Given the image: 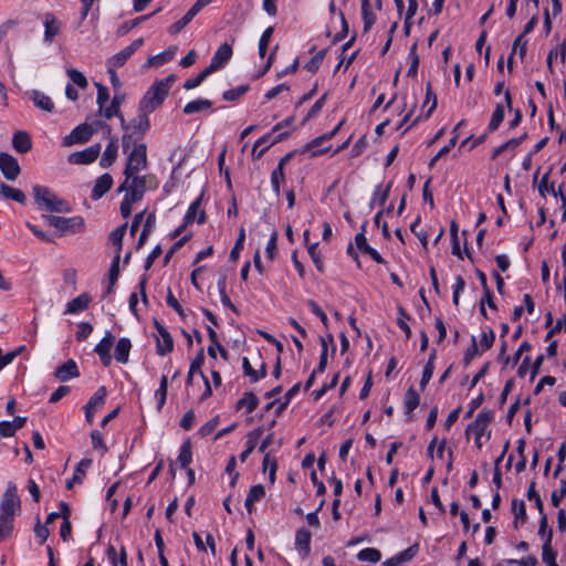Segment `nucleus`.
Masks as SVG:
<instances>
[{"mask_svg":"<svg viewBox=\"0 0 566 566\" xmlns=\"http://www.w3.org/2000/svg\"><path fill=\"white\" fill-rule=\"evenodd\" d=\"M117 150H118L117 139L115 137H112L109 139V143L106 146L103 155H102V158L99 160V165L103 168L111 167L115 163V160L117 158Z\"/></svg>","mask_w":566,"mask_h":566,"instance_id":"obj_24","label":"nucleus"},{"mask_svg":"<svg viewBox=\"0 0 566 566\" xmlns=\"http://www.w3.org/2000/svg\"><path fill=\"white\" fill-rule=\"evenodd\" d=\"M410 66L407 71V76L415 77L419 66V55L417 53V43H413L409 51Z\"/></svg>","mask_w":566,"mask_h":566,"instance_id":"obj_46","label":"nucleus"},{"mask_svg":"<svg viewBox=\"0 0 566 566\" xmlns=\"http://www.w3.org/2000/svg\"><path fill=\"white\" fill-rule=\"evenodd\" d=\"M124 99H125L124 95L115 94L113 99H112V102H111V104L107 107L103 108V111H102L103 114H104V117L106 119H111L113 116L118 117L119 120H120V127L122 128H126V120H125V118H124V116H123V114L120 113V109H119V107H120L122 103L124 102Z\"/></svg>","mask_w":566,"mask_h":566,"instance_id":"obj_18","label":"nucleus"},{"mask_svg":"<svg viewBox=\"0 0 566 566\" xmlns=\"http://www.w3.org/2000/svg\"><path fill=\"white\" fill-rule=\"evenodd\" d=\"M44 38L43 41L45 43H52L54 38L60 34L62 29V23L57 20V18L53 13L44 14Z\"/></svg>","mask_w":566,"mask_h":566,"instance_id":"obj_17","label":"nucleus"},{"mask_svg":"<svg viewBox=\"0 0 566 566\" xmlns=\"http://www.w3.org/2000/svg\"><path fill=\"white\" fill-rule=\"evenodd\" d=\"M175 80L176 76L171 74L163 80L154 82L140 99L138 111H146L148 113L156 111L168 96L171 84Z\"/></svg>","mask_w":566,"mask_h":566,"instance_id":"obj_2","label":"nucleus"},{"mask_svg":"<svg viewBox=\"0 0 566 566\" xmlns=\"http://www.w3.org/2000/svg\"><path fill=\"white\" fill-rule=\"evenodd\" d=\"M212 74L207 67L203 69L200 73H198L195 77L187 80L184 83L185 90H192L195 87H198L206 78Z\"/></svg>","mask_w":566,"mask_h":566,"instance_id":"obj_49","label":"nucleus"},{"mask_svg":"<svg viewBox=\"0 0 566 566\" xmlns=\"http://www.w3.org/2000/svg\"><path fill=\"white\" fill-rule=\"evenodd\" d=\"M409 319H410V315L406 312V310L402 306H398L397 324L403 331L407 339H409L412 335L409 325L406 323V321H409Z\"/></svg>","mask_w":566,"mask_h":566,"instance_id":"obj_44","label":"nucleus"},{"mask_svg":"<svg viewBox=\"0 0 566 566\" xmlns=\"http://www.w3.org/2000/svg\"><path fill=\"white\" fill-rule=\"evenodd\" d=\"M566 495V480L560 481L559 491L554 490L551 494L552 505L557 507L562 501V499Z\"/></svg>","mask_w":566,"mask_h":566,"instance_id":"obj_63","label":"nucleus"},{"mask_svg":"<svg viewBox=\"0 0 566 566\" xmlns=\"http://www.w3.org/2000/svg\"><path fill=\"white\" fill-rule=\"evenodd\" d=\"M67 76L71 78V81L77 85L80 88H86L88 85V82L84 74L75 69H67L66 70Z\"/></svg>","mask_w":566,"mask_h":566,"instance_id":"obj_52","label":"nucleus"},{"mask_svg":"<svg viewBox=\"0 0 566 566\" xmlns=\"http://www.w3.org/2000/svg\"><path fill=\"white\" fill-rule=\"evenodd\" d=\"M264 432L263 427H258L250 431L247 436V448L240 454V460L244 462L248 457L253 452L256 447L258 440L262 437Z\"/></svg>","mask_w":566,"mask_h":566,"instance_id":"obj_22","label":"nucleus"},{"mask_svg":"<svg viewBox=\"0 0 566 566\" xmlns=\"http://www.w3.org/2000/svg\"><path fill=\"white\" fill-rule=\"evenodd\" d=\"M390 187H391V182L388 184L387 187L382 190L380 187H377L374 191L370 206L373 207L375 203H378L379 206L385 205V202L387 201V199L389 197Z\"/></svg>","mask_w":566,"mask_h":566,"instance_id":"obj_50","label":"nucleus"},{"mask_svg":"<svg viewBox=\"0 0 566 566\" xmlns=\"http://www.w3.org/2000/svg\"><path fill=\"white\" fill-rule=\"evenodd\" d=\"M42 218L50 227L55 228L61 234L78 233L85 228L84 219L80 216L65 218L51 214H43Z\"/></svg>","mask_w":566,"mask_h":566,"instance_id":"obj_4","label":"nucleus"},{"mask_svg":"<svg viewBox=\"0 0 566 566\" xmlns=\"http://www.w3.org/2000/svg\"><path fill=\"white\" fill-rule=\"evenodd\" d=\"M420 405V396L413 387H409L405 394V413L410 415Z\"/></svg>","mask_w":566,"mask_h":566,"instance_id":"obj_31","label":"nucleus"},{"mask_svg":"<svg viewBox=\"0 0 566 566\" xmlns=\"http://www.w3.org/2000/svg\"><path fill=\"white\" fill-rule=\"evenodd\" d=\"M493 420V411L483 410L478 413L475 420L471 422L465 430V433H473L475 437H483L486 432L489 423Z\"/></svg>","mask_w":566,"mask_h":566,"instance_id":"obj_10","label":"nucleus"},{"mask_svg":"<svg viewBox=\"0 0 566 566\" xmlns=\"http://www.w3.org/2000/svg\"><path fill=\"white\" fill-rule=\"evenodd\" d=\"M92 465V460L91 459H82L75 470H74V473H73V481H76L77 483H82L83 482V479L86 474V470Z\"/></svg>","mask_w":566,"mask_h":566,"instance_id":"obj_45","label":"nucleus"},{"mask_svg":"<svg viewBox=\"0 0 566 566\" xmlns=\"http://www.w3.org/2000/svg\"><path fill=\"white\" fill-rule=\"evenodd\" d=\"M535 485H536V483L534 481H532L530 483V486L527 490V499L530 501H533L535 503V506H536L538 513L543 514L544 513V504H543V501H542L539 494L535 490Z\"/></svg>","mask_w":566,"mask_h":566,"instance_id":"obj_51","label":"nucleus"},{"mask_svg":"<svg viewBox=\"0 0 566 566\" xmlns=\"http://www.w3.org/2000/svg\"><path fill=\"white\" fill-rule=\"evenodd\" d=\"M494 340H495V333L492 328H489L488 332H483L482 338L480 342L482 350L490 349L493 346Z\"/></svg>","mask_w":566,"mask_h":566,"instance_id":"obj_64","label":"nucleus"},{"mask_svg":"<svg viewBox=\"0 0 566 566\" xmlns=\"http://www.w3.org/2000/svg\"><path fill=\"white\" fill-rule=\"evenodd\" d=\"M417 553H418V545L415 544V545L408 547L407 549L400 552L399 554H397L396 558L398 560H400V565H401L402 563L411 560L416 556Z\"/></svg>","mask_w":566,"mask_h":566,"instance_id":"obj_61","label":"nucleus"},{"mask_svg":"<svg viewBox=\"0 0 566 566\" xmlns=\"http://www.w3.org/2000/svg\"><path fill=\"white\" fill-rule=\"evenodd\" d=\"M552 539H553V530H548V533L546 535V541H544L543 548H542V559L546 564L556 563L557 554L552 547Z\"/></svg>","mask_w":566,"mask_h":566,"instance_id":"obj_32","label":"nucleus"},{"mask_svg":"<svg viewBox=\"0 0 566 566\" xmlns=\"http://www.w3.org/2000/svg\"><path fill=\"white\" fill-rule=\"evenodd\" d=\"M119 260H120L119 253H116V255L114 256L113 262L111 264L109 273H108L109 285L106 291V293H108V294L113 291V286L115 285V283L118 280Z\"/></svg>","mask_w":566,"mask_h":566,"instance_id":"obj_41","label":"nucleus"},{"mask_svg":"<svg viewBox=\"0 0 566 566\" xmlns=\"http://www.w3.org/2000/svg\"><path fill=\"white\" fill-rule=\"evenodd\" d=\"M232 56V48L228 43L221 44L216 53L213 54L210 64L207 69L213 73L220 69H222Z\"/></svg>","mask_w":566,"mask_h":566,"instance_id":"obj_13","label":"nucleus"},{"mask_svg":"<svg viewBox=\"0 0 566 566\" xmlns=\"http://www.w3.org/2000/svg\"><path fill=\"white\" fill-rule=\"evenodd\" d=\"M326 52H327V49H323V50L318 51V52H317V53H316V54H315V55H314V56H313V57H312V59H311V60H310V61L304 65V69H305V70H307L308 72L315 73V72L319 69V66H321V64H322V62H323V60H324V57H325V55H326Z\"/></svg>","mask_w":566,"mask_h":566,"instance_id":"obj_48","label":"nucleus"},{"mask_svg":"<svg viewBox=\"0 0 566 566\" xmlns=\"http://www.w3.org/2000/svg\"><path fill=\"white\" fill-rule=\"evenodd\" d=\"M33 197L40 209L49 212H71V205L55 196L48 187L35 185L33 187Z\"/></svg>","mask_w":566,"mask_h":566,"instance_id":"obj_3","label":"nucleus"},{"mask_svg":"<svg viewBox=\"0 0 566 566\" xmlns=\"http://www.w3.org/2000/svg\"><path fill=\"white\" fill-rule=\"evenodd\" d=\"M265 495V489L262 484L251 486L247 497L248 502H258Z\"/></svg>","mask_w":566,"mask_h":566,"instance_id":"obj_60","label":"nucleus"},{"mask_svg":"<svg viewBox=\"0 0 566 566\" xmlns=\"http://www.w3.org/2000/svg\"><path fill=\"white\" fill-rule=\"evenodd\" d=\"M504 116V106L502 104H496L488 126L489 132L496 130L500 127L501 123L503 122Z\"/></svg>","mask_w":566,"mask_h":566,"instance_id":"obj_39","label":"nucleus"},{"mask_svg":"<svg viewBox=\"0 0 566 566\" xmlns=\"http://www.w3.org/2000/svg\"><path fill=\"white\" fill-rule=\"evenodd\" d=\"M127 229V223H123L122 226L117 227L115 230H113L109 234V242L117 248V252L119 253L123 247V238L125 235Z\"/></svg>","mask_w":566,"mask_h":566,"instance_id":"obj_40","label":"nucleus"},{"mask_svg":"<svg viewBox=\"0 0 566 566\" xmlns=\"http://www.w3.org/2000/svg\"><path fill=\"white\" fill-rule=\"evenodd\" d=\"M167 389H168V379L167 376L163 375L159 382V388L156 391V397L158 400V409L160 410L164 406L167 398Z\"/></svg>","mask_w":566,"mask_h":566,"instance_id":"obj_54","label":"nucleus"},{"mask_svg":"<svg viewBox=\"0 0 566 566\" xmlns=\"http://www.w3.org/2000/svg\"><path fill=\"white\" fill-rule=\"evenodd\" d=\"M150 113L146 111H138V115L133 118L129 123H126V128H122L123 130H129L133 133L136 138L135 142H139L143 139L144 135L150 128L149 115Z\"/></svg>","mask_w":566,"mask_h":566,"instance_id":"obj_7","label":"nucleus"},{"mask_svg":"<svg viewBox=\"0 0 566 566\" xmlns=\"http://www.w3.org/2000/svg\"><path fill=\"white\" fill-rule=\"evenodd\" d=\"M259 405V399L253 392H245L241 399H239L235 403V409L241 410L243 408L247 409V412H253Z\"/></svg>","mask_w":566,"mask_h":566,"instance_id":"obj_33","label":"nucleus"},{"mask_svg":"<svg viewBox=\"0 0 566 566\" xmlns=\"http://www.w3.org/2000/svg\"><path fill=\"white\" fill-rule=\"evenodd\" d=\"M12 146L20 154H27L32 148L30 135L24 130H18L12 137Z\"/></svg>","mask_w":566,"mask_h":566,"instance_id":"obj_23","label":"nucleus"},{"mask_svg":"<svg viewBox=\"0 0 566 566\" xmlns=\"http://www.w3.org/2000/svg\"><path fill=\"white\" fill-rule=\"evenodd\" d=\"M191 461H192L191 443L189 440H187L180 447L178 462L180 463L181 468L187 469Z\"/></svg>","mask_w":566,"mask_h":566,"instance_id":"obj_38","label":"nucleus"},{"mask_svg":"<svg viewBox=\"0 0 566 566\" xmlns=\"http://www.w3.org/2000/svg\"><path fill=\"white\" fill-rule=\"evenodd\" d=\"M154 326L161 338V340L157 339L156 352L159 356H165L172 352L174 339L170 333L157 319H154Z\"/></svg>","mask_w":566,"mask_h":566,"instance_id":"obj_12","label":"nucleus"},{"mask_svg":"<svg viewBox=\"0 0 566 566\" xmlns=\"http://www.w3.org/2000/svg\"><path fill=\"white\" fill-rule=\"evenodd\" d=\"M101 153V145L94 144L86 149L70 155L69 160L72 164L87 165L95 161Z\"/></svg>","mask_w":566,"mask_h":566,"instance_id":"obj_14","label":"nucleus"},{"mask_svg":"<svg viewBox=\"0 0 566 566\" xmlns=\"http://www.w3.org/2000/svg\"><path fill=\"white\" fill-rule=\"evenodd\" d=\"M143 38L133 41L128 46L124 48L122 51L113 55L108 60L107 65H111L112 67L116 69L123 66L126 63V61L143 45Z\"/></svg>","mask_w":566,"mask_h":566,"instance_id":"obj_11","label":"nucleus"},{"mask_svg":"<svg viewBox=\"0 0 566 566\" xmlns=\"http://www.w3.org/2000/svg\"><path fill=\"white\" fill-rule=\"evenodd\" d=\"M269 463H271V469H270V472H269V480L273 484L275 482V473H276V470H277V461H276L275 458H272L270 455V453H265L264 458H263V462H262L264 471L268 470V464Z\"/></svg>","mask_w":566,"mask_h":566,"instance_id":"obj_57","label":"nucleus"},{"mask_svg":"<svg viewBox=\"0 0 566 566\" xmlns=\"http://www.w3.org/2000/svg\"><path fill=\"white\" fill-rule=\"evenodd\" d=\"M0 170L6 179L13 181L21 172L20 165L15 157L8 153H0Z\"/></svg>","mask_w":566,"mask_h":566,"instance_id":"obj_9","label":"nucleus"},{"mask_svg":"<svg viewBox=\"0 0 566 566\" xmlns=\"http://www.w3.org/2000/svg\"><path fill=\"white\" fill-rule=\"evenodd\" d=\"M115 337L109 331L105 332L104 337L101 342L95 346L94 352L98 354H108L111 353V348L114 344Z\"/></svg>","mask_w":566,"mask_h":566,"instance_id":"obj_42","label":"nucleus"},{"mask_svg":"<svg viewBox=\"0 0 566 566\" xmlns=\"http://www.w3.org/2000/svg\"><path fill=\"white\" fill-rule=\"evenodd\" d=\"M80 376V371L77 368V364L73 359H69L61 366H59L54 371V377L60 381L64 382L72 378H77Z\"/></svg>","mask_w":566,"mask_h":566,"instance_id":"obj_19","label":"nucleus"},{"mask_svg":"<svg viewBox=\"0 0 566 566\" xmlns=\"http://www.w3.org/2000/svg\"><path fill=\"white\" fill-rule=\"evenodd\" d=\"M200 205L201 196L198 199H196L188 208V211L185 216L186 224H190L193 221H197L199 224L205 223L206 212L203 210H200Z\"/></svg>","mask_w":566,"mask_h":566,"instance_id":"obj_21","label":"nucleus"},{"mask_svg":"<svg viewBox=\"0 0 566 566\" xmlns=\"http://www.w3.org/2000/svg\"><path fill=\"white\" fill-rule=\"evenodd\" d=\"M357 558L360 562L377 563L381 558V553L377 548L367 547L357 554Z\"/></svg>","mask_w":566,"mask_h":566,"instance_id":"obj_43","label":"nucleus"},{"mask_svg":"<svg viewBox=\"0 0 566 566\" xmlns=\"http://www.w3.org/2000/svg\"><path fill=\"white\" fill-rule=\"evenodd\" d=\"M91 302V296L87 293H82L66 304V313L74 314L87 308Z\"/></svg>","mask_w":566,"mask_h":566,"instance_id":"obj_27","label":"nucleus"},{"mask_svg":"<svg viewBox=\"0 0 566 566\" xmlns=\"http://www.w3.org/2000/svg\"><path fill=\"white\" fill-rule=\"evenodd\" d=\"M113 186V177L109 174H104L98 177L91 192L93 200L101 199Z\"/></svg>","mask_w":566,"mask_h":566,"instance_id":"obj_20","label":"nucleus"},{"mask_svg":"<svg viewBox=\"0 0 566 566\" xmlns=\"http://www.w3.org/2000/svg\"><path fill=\"white\" fill-rule=\"evenodd\" d=\"M31 99L36 107L48 113H51L54 109V103L52 102L51 97L46 96L40 91L33 90L31 92Z\"/></svg>","mask_w":566,"mask_h":566,"instance_id":"obj_28","label":"nucleus"},{"mask_svg":"<svg viewBox=\"0 0 566 566\" xmlns=\"http://www.w3.org/2000/svg\"><path fill=\"white\" fill-rule=\"evenodd\" d=\"M366 223L367 222L363 223L361 231L355 235L356 247L363 253L368 254L376 263L384 264L385 263L384 258L374 248H371L367 243V239H366V237L364 234L365 229H366Z\"/></svg>","mask_w":566,"mask_h":566,"instance_id":"obj_16","label":"nucleus"},{"mask_svg":"<svg viewBox=\"0 0 566 566\" xmlns=\"http://www.w3.org/2000/svg\"><path fill=\"white\" fill-rule=\"evenodd\" d=\"M307 305L311 308L312 313L321 319L322 324L325 327H328V318L326 314L322 311V308L317 305V303L313 300H308Z\"/></svg>","mask_w":566,"mask_h":566,"instance_id":"obj_62","label":"nucleus"},{"mask_svg":"<svg viewBox=\"0 0 566 566\" xmlns=\"http://www.w3.org/2000/svg\"><path fill=\"white\" fill-rule=\"evenodd\" d=\"M147 167V146L144 143L135 142V146L128 155L124 170L125 177L129 178Z\"/></svg>","mask_w":566,"mask_h":566,"instance_id":"obj_5","label":"nucleus"},{"mask_svg":"<svg viewBox=\"0 0 566 566\" xmlns=\"http://www.w3.org/2000/svg\"><path fill=\"white\" fill-rule=\"evenodd\" d=\"M106 395V387L101 386L84 406L85 419L88 423H93L95 412L104 406Z\"/></svg>","mask_w":566,"mask_h":566,"instance_id":"obj_8","label":"nucleus"},{"mask_svg":"<svg viewBox=\"0 0 566 566\" xmlns=\"http://www.w3.org/2000/svg\"><path fill=\"white\" fill-rule=\"evenodd\" d=\"M132 348V343L128 338L123 337L118 339L115 347V359L118 363L126 364L129 359V352Z\"/></svg>","mask_w":566,"mask_h":566,"instance_id":"obj_26","label":"nucleus"},{"mask_svg":"<svg viewBox=\"0 0 566 566\" xmlns=\"http://www.w3.org/2000/svg\"><path fill=\"white\" fill-rule=\"evenodd\" d=\"M0 195L4 199H10L22 205L25 203L27 200L25 195L21 190L13 188L7 184L0 185Z\"/></svg>","mask_w":566,"mask_h":566,"instance_id":"obj_30","label":"nucleus"},{"mask_svg":"<svg viewBox=\"0 0 566 566\" xmlns=\"http://www.w3.org/2000/svg\"><path fill=\"white\" fill-rule=\"evenodd\" d=\"M526 136H527L526 134H523L520 137L511 138L507 142H505L504 144H502L501 146L496 147L492 153V159L497 158L502 153H504L507 149H514L517 146H520L522 144V142L525 140Z\"/></svg>","mask_w":566,"mask_h":566,"instance_id":"obj_37","label":"nucleus"},{"mask_svg":"<svg viewBox=\"0 0 566 566\" xmlns=\"http://www.w3.org/2000/svg\"><path fill=\"white\" fill-rule=\"evenodd\" d=\"M249 85H240L235 88L226 91L222 95L223 99L233 102L239 99L243 94H245L249 91Z\"/></svg>","mask_w":566,"mask_h":566,"instance_id":"obj_53","label":"nucleus"},{"mask_svg":"<svg viewBox=\"0 0 566 566\" xmlns=\"http://www.w3.org/2000/svg\"><path fill=\"white\" fill-rule=\"evenodd\" d=\"M512 512L514 514V521H513V524H514V527L517 528L518 527V522L521 521L522 523H524L527 518V515H526V506H525V503L524 501H518L517 499H513L512 501Z\"/></svg>","mask_w":566,"mask_h":566,"instance_id":"obj_34","label":"nucleus"},{"mask_svg":"<svg viewBox=\"0 0 566 566\" xmlns=\"http://www.w3.org/2000/svg\"><path fill=\"white\" fill-rule=\"evenodd\" d=\"M212 106V102L209 99H196L187 103L184 107V113L187 115L199 113L203 109H208Z\"/></svg>","mask_w":566,"mask_h":566,"instance_id":"obj_36","label":"nucleus"},{"mask_svg":"<svg viewBox=\"0 0 566 566\" xmlns=\"http://www.w3.org/2000/svg\"><path fill=\"white\" fill-rule=\"evenodd\" d=\"M311 532L305 527L300 528L295 535V545L300 551H303L305 556L310 554L311 551Z\"/></svg>","mask_w":566,"mask_h":566,"instance_id":"obj_29","label":"nucleus"},{"mask_svg":"<svg viewBox=\"0 0 566 566\" xmlns=\"http://www.w3.org/2000/svg\"><path fill=\"white\" fill-rule=\"evenodd\" d=\"M244 240H245V232H244V229L241 228L240 231H239V235L237 238V241L234 243V247L232 248V250L230 252V260L231 261H237L238 260L239 254H240L241 250L243 249Z\"/></svg>","mask_w":566,"mask_h":566,"instance_id":"obj_55","label":"nucleus"},{"mask_svg":"<svg viewBox=\"0 0 566 566\" xmlns=\"http://www.w3.org/2000/svg\"><path fill=\"white\" fill-rule=\"evenodd\" d=\"M284 170L281 167H276L271 174V185L274 193H280V181L284 179Z\"/></svg>","mask_w":566,"mask_h":566,"instance_id":"obj_58","label":"nucleus"},{"mask_svg":"<svg viewBox=\"0 0 566 566\" xmlns=\"http://www.w3.org/2000/svg\"><path fill=\"white\" fill-rule=\"evenodd\" d=\"M177 52V46L176 45H170L167 50H165L164 52L157 54V55H153L150 57H148L147 62H146V65L147 66H160V65H164L165 63L171 61L175 56Z\"/></svg>","mask_w":566,"mask_h":566,"instance_id":"obj_25","label":"nucleus"},{"mask_svg":"<svg viewBox=\"0 0 566 566\" xmlns=\"http://www.w3.org/2000/svg\"><path fill=\"white\" fill-rule=\"evenodd\" d=\"M155 223H156L155 212L148 213V216H147V218L145 220L142 233L139 235L138 242H137V248L138 249L142 248L145 244L148 235L150 234V232L153 231V229L155 227Z\"/></svg>","mask_w":566,"mask_h":566,"instance_id":"obj_35","label":"nucleus"},{"mask_svg":"<svg viewBox=\"0 0 566 566\" xmlns=\"http://www.w3.org/2000/svg\"><path fill=\"white\" fill-rule=\"evenodd\" d=\"M21 502L17 485L9 482L0 503V542L9 537L13 531V521L20 511Z\"/></svg>","mask_w":566,"mask_h":566,"instance_id":"obj_1","label":"nucleus"},{"mask_svg":"<svg viewBox=\"0 0 566 566\" xmlns=\"http://www.w3.org/2000/svg\"><path fill=\"white\" fill-rule=\"evenodd\" d=\"M361 17L364 21V32H368L376 22V15L371 11V6H361Z\"/></svg>","mask_w":566,"mask_h":566,"instance_id":"obj_47","label":"nucleus"},{"mask_svg":"<svg viewBox=\"0 0 566 566\" xmlns=\"http://www.w3.org/2000/svg\"><path fill=\"white\" fill-rule=\"evenodd\" d=\"M125 191L126 198L130 201H140L146 192V177L133 175V177H125L124 181L117 188V192Z\"/></svg>","mask_w":566,"mask_h":566,"instance_id":"obj_6","label":"nucleus"},{"mask_svg":"<svg viewBox=\"0 0 566 566\" xmlns=\"http://www.w3.org/2000/svg\"><path fill=\"white\" fill-rule=\"evenodd\" d=\"M458 137L459 135L452 136L449 143L446 146H443L434 157L431 158V160L429 161L430 168H432L442 156L447 155L451 150V148L455 146Z\"/></svg>","mask_w":566,"mask_h":566,"instance_id":"obj_56","label":"nucleus"},{"mask_svg":"<svg viewBox=\"0 0 566 566\" xmlns=\"http://www.w3.org/2000/svg\"><path fill=\"white\" fill-rule=\"evenodd\" d=\"M95 85H96V88H97L96 103L99 106V112H102L103 108H104L105 103L109 98V92H108V88L106 86H104L103 84H101V83H96Z\"/></svg>","mask_w":566,"mask_h":566,"instance_id":"obj_59","label":"nucleus"},{"mask_svg":"<svg viewBox=\"0 0 566 566\" xmlns=\"http://www.w3.org/2000/svg\"><path fill=\"white\" fill-rule=\"evenodd\" d=\"M94 133L95 130L90 125L81 124L64 138V145L71 146L73 144L86 143Z\"/></svg>","mask_w":566,"mask_h":566,"instance_id":"obj_15","label":"nucleus"}]
</instances>
